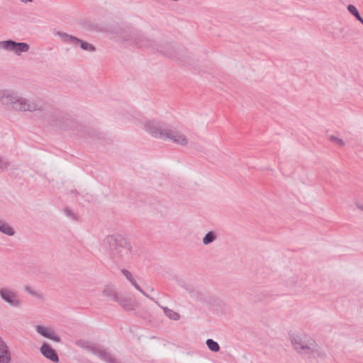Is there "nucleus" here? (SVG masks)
I'll return each instance as SVG.
<instances>
[{
    "mask_svg": "<svg viewBox=\"0 0 363 363\" xmlns=\"http://www.w3.org/2000/svg\"><path fill=\"white\" fill-rule=\"evenodd\" d=\"M0 103L11 111L36 112L50 125L60 130L78 131L82 128L71 114L59 111L50 112L42 101L21 97L11 89H0Z\"/></svg>",
    "mask_w": 363,
    "mask_h": 363,
    "instance_id": "nucleus-1",
    "label": "nucleus"
},
{
    "mask_svg": "<svg viewBox=\"0 0 363 363\" xmlns=\"http://www.w3.org/2000/svg\"><path fill=\"white\" fill-rule=\"evenodd\" d=\"M118 38L124 42L138 48H150L161 52L163 55L169 58L179 60L184 63H189L188 52L186 50H176L174 46L169 43L160 45L154 40L147 38L141 31L135 29H125L118 32Z\"/></svg>",
    "mask_w": 363,
    "mask_h": 363,
    "instance_id": "nucleus-2",
    "label": "nucleus"
},
{
    "mask_svg": "<svg viewBox=\"0 0 363 363\" xmlns=\"http://www.w3.org/2000/svg\"><path fill=\"white\" fill-rule=\"evenodd\" d=\"M103 247L115 262H125L131 259L132 246L121 234L106 236L103 241Z\"/></svg>",
    "mask_w": 363,
    "mask_h": 363,
    "instance_id": "nucleus-3",
    "label": "nucleus"
},
{
    "mask_svg": "<svg viewBox=\"0 0 363 363\" xmlns=\"http://www.w3.org/2000/svg\"><path fill=\"white\" fill-rule=\"evenodd\" d=\"M294 349L301 356L306 358L325 359L326 353L311 337L306 335H290Z\"/></svg>",
    "mask_w": 363,
    "mask_h": 363,
    "instance_id": "nucleus-4",
    "label": "nucleus"
},
{
    "mask_svg": "<svg viewBox=\"0 0 363 363\" xmlns=\"http://www.w3.org/2000/svg\"><path fill=\"white\" fill-rule=\"evenodd\" d=\"M75 345L81 348L91 352L93 354L98 356L101 359L108 363H116V359L106 350L101 349L88 340L79 339L75 341Z\"/></svg>",
    "mask_w": 363,
    "mask_h": 363,
    "instance_id": "nucleus-5",
    "label": "nucleus"
},
{
    "mask_svg": "<svg viewBox=\"0 0 363 363\" xmlns=\"http://www.w3.org/2000/svg\"><path fill=\"white\" fill-rule=\"evenodd\" d=\"M55 35L60 37L62 41L65 43H68L73 45L74 46H77L79 45L80 48L86 51L94 52L96 50V48L94 45L84 41L74 35L67 34L66 33L62 31H56Z\"/></svg>",
    "mask_w": 363,
    "mask_h": 363,
    "instance_id": "nucleus-6",
    "label": "nucleus"
},
{
    "mask_svg": "<svg viewBox=\"0 0 363 363\" xmlns=\"http://www.w3.org/2000/svg\"><path fill=\"white\" fill-rule=\"evenodd\" d=\"M0 48L13 52L17 55L26 52L30 49V45L23 42H16L13 40L0 41Z\"/></svg>",
    "mask_w": 363,
    "mask_h": 363,
    "instance_id": "nucleus-7",
    "label": "nucleus"
},
{
    "mask_svg": "<svg viewBox=\"0 0 363 363\" xmlns=\"http://www.w3.org/2000/svg\"><path fill=\"white\" fill-rule=\"evenodd\" d=\"M145 129L152 136L164 140L167 138L168 128H162L159 123L155 121H148L145 124Z\"/></svg>",
    "mask_w": 363,
    "mask_h": 363,
    "instance_id": "nucleus-8",
    "label": "nucleus"
},
{
    "mask_svg": "<svg viewBox=\"0 0 363 363\" xmlns=\"http://www.w3.org/2000/svg\"><path fill=\"white\" fill-rule=\"evenodd\" d=\"M1 298L12 307L18 308L21 306V301L18 298L16 293L8 289H0Z\"/></svg>",
    "mask_w": 363,
    "mask_h": 363,
    "instance_id": "nucleus-9",
    "label": "nucleus"
},
{
    "mask_svg": "<svg viewBox=\"0 0 363 363\" xmlns=\"http://www.w3.org/2000/svg\"><path fill=\"white\" fill-rule=\"evenodd\" d=\"M40 351L41 354L47 359L55 363L59 362V357L56 350L53 349L48 343H43L40 348Z\"/></svg>",
    "mask_w": 363,
    "mask_h": 363,
    "instance_id": "nucleus-10",
    "label": "nucleus"
},
{
    "mask_svg": "<svg viewBox=\"0 0 363 363\" xmlns=\"http://www.w3.org/2000/svg\"><path fill=\"white\" fill-rule=\"evenodd\" d=\"M35 330L43 337L56 342H60L61 338L57 336L53 330L42 325H37Z\"/></svg>",
    "mask_w": 363,
    "mask_h": 363,
    "instance_id": "nucleus-11",
    "label": "nucleus"
},
{
    "mask_svg": "<svg viewBox=\"0 0 363 363\" xmlns=\"http://www.w3.org/2000/svg\"><path fill=\"white\" fill-rule=\"evenodd\" d=\"M167 139H169L173 142L183 146L186 145L188 143V140L184 137V135L172 129H169L167 138H165L164 140Z\"/></svg>",
    "mask_w": 363,
    "mask_h": 363,
    "instance_id": "nucleus-12",
    "label": "nucleus"
},
{
    "mask_svg": "<svg viewBox=\"0 0 363 363\" xmlns=\"http://www.w3.org/2000/svg\"><path fill=\"white\" fill-rule=\"evenodd\" d=\"M124 310L127 311H133L136 306L135 303L130 298L121 294L116 301Z\"/></svg>",
    "mask_w": 363,
    "mask_h": 363,
    "instance_id": "nucleus-13",
    "label": "nucleus"
},
{
    "mask_svg": "<svg viewBox=\"0 0 363 363\" xmlns=\"http://www.w3.org/2000/svg\"><path fill=\"white\" fill-rule=\"evenodd\" d=\"M0 232L9 236H13L15 234L13 228L3 220L0 223Z\"/></svg>",
    "mask_w": 363,
    "mask_h": 363,
    "instance_id": "nucleus-14",
    "label": "nucleus"
},
{
    "mask_svg": "<svg viewBox=\"0 0 363 363\" xmlns=\"http://www.w3.org/2000/svg\"><path fill=\"white\" fill-rule=\"evenodd\" d=\"M217 239V234L216 232L211 230L208 231L203 238L202 242L203 245H208L213 242Z\"/></svg>",
    "mask_w": 363,
    "mask_h": 363,
    "instance_id": "nucleus-15",
    "label": "nucleus"
},
{
    "mask_svg": "<svg viewBox=\"0 0 363 363\" xmlns=\"http://www.w3.org/2000/svg\"><path fill=\"white\" fill-rule=\"evenodd\" d=\"M102 294L104 296H107L108 298L116 302L121 295V294L116 293L112 289L110 288L104 289Z\"/></svg>",
    "mask_w": 363,
    "mask_h": 363,
    "instance_id": "nucleus-16",
    "label": "nucleus"
},
{
    "mask_svg": "<svg viewBox=\"0 0 363 363\" xmlns=\"http://www.w3.org/2000/svg\"><path fill=\"white\" fill-rule=\"evenodd\" d=\"M160 307L162 308L163 312L165 314V315L167 316L169 319L173 320H177L179 319L180 315L177 312H175V311L168 308L167 307H163V306H160Z\"/></svg>",
    "mask_w": 363,
    "mask_h": 363,
    "instance_id": "nucleus-17",
    "label": "nucleus"
},
{
    "mask_svg": "<svg viewBox=\"0 0 363 363\" xmlns=\"http://www.w3.org/2000/svg\"><path fill=\"white\" fill-rule=\"evenodd\" d=\"M186 289L189 291L191 294V296L194 298V299L197 301H204L206 298V294L204 291H198L195 289H190L189 288H186Z\"/></svg>",
    "mask_w": 363,
    "mask_h": 363,
    "instance_id": "nucleus-18",
    "label": "nucleus"
},
{
    "mask_svg": "<svg viewBox=\"0 0 363 363\" xmlns=\"http://www.w3.org/2000/svg\"><path fill=\"white\" fill-rule=\"evenodd\" d=\"M347 11L350 12V13H351L353 16H354L357 21H359L360 23L362 22L363 18L361 16L359 11L357 10V9L356 8V6L354 5L349 4L347 6Z\"/></svg>",
    "mask_w": 363,
    "mask_h": 363,
    "instance_id": "nucleus-19",
    "label": "nucleus"
},
{
    "mask_svg": "<svg viewBox=\"0 0 363 363\" xmlns=\"http://www.w3.org/2000/svg\"><path fill=\"white\" fill-rule=\"evenodd\" d=\"M208 348L214 352H218L220 350V346L218 343L214 341L213 339H208L206 342Z\"/></svg>",
    "mask_w": 363,
    "mask_h": 363,
    "instance_id": "nucleus-20",
    "label": "nucleus"
},
{
    "mask_svg": "<svg viewBox=\"0 0 363 363\" xmlns=\"http://www.w3.org/2000/svg\"><path fill=\"white\" fill-rule=\"evenodd\" d=\"M24 291H25L26 293H28V294H29L32 295L33 296H34V297H35V298H38V299H42V298H43V294H41L40 293H39V292H38V291H35L33 289H32V288H31L30 286H24Z\"/></svg>",
    "mask_w": 363,
    "mask_h": 363,
    "instance_id": "nucleus-21",
    "label": "nucleus"
},
{
    "mask_svg": "<svg viewBox=\"0 0 363 363\" xmlns=\"http://www.w3.org/2000/svg\"><path fill=\"white\" fill-rule=\"evenodd\" d=\"M138 291H139L140 293H142L145 296L147 297L148 298H150V300H152V301H154V303H155L157 306H160L159 302L155 300L154 298L150 296L148 294H147L144 291L143 289L138 284V283L136 281H134V283L132 284Z\"/></svg>",
    "mask_w": 363,
    "mask_h": 363,
    "instance_id": "nucleus-22",
    "label": "nucleus"
},
{
    "mask_svg": "<svg viewBox=\"0 0 363 363\" xmlns=\"http://www.w3.org/2000/svg\"><path fill=\"white\" fill-rule=\"evenodd\" d=\"M0 352L1 354H6L11 357V353L7 345L1 338H0Z\"/></svg>",
    "mask_w": 363,
    "mask_h": 363,
    "instance_id": "nucleus-23",
    "label": "nucleus"
},
{
    "mask_svg": "<svg viewBox=\"0 0 363 363\" xmlns=\"http://www.w3.org/2000/svg\"><path fill=\"white\" fill-rule=\"evenodd\" d=\"M121 273L125 277V278L133 284L134 281H136L133 278L132 274L125 269H121Z\"/></svg>",
    "mask_w": 363,
    "mask_h": 363,
    "instance_id": "nucleus-24",
    "label": "nucleus"
},
{
    "mask_svg": "<svg viewBox=\"0 0 363 363\" xmlns=\"http://www.w3.org/2000/svg\"><path fill=\"white\" fill-rule=\"evenodd\" d=\"M329 140L334 143H336L338 146L342 147L345 145V142L342 139L338 138L334 135H330Z\"/></svg>",
    "mask_w": 363,
    "mask_h": 363,
    "instance_id": "nucleus-25",
    "label": "nucleus"
},
{
    "mask_svg": "<svg viewBox=\"0 0 363 363\" xmlns=\"http://www.w3.org/2000/svg\"><path fill=\"white\" fill-rule=\"evenodd\" d=\"M9 166V162L3 157H0V169L2 171L6 169Z\"/></svg>",
    "mask_w": 363,
    "mask_h": 363,
    "instance_id": "nucleus-26",
    "label": "nucleus"
},
{
    "mask_svg": "<svg viewBox=\"0 0 363 363\" xmlns=\"http://www.w3.org/2000/svg\"><path fill=\"white\" fill-rule=\"evenodd\" d=\"M64 213L67 217L70 218L71 219L74 220H77L76 215L74 214V212H72V211L70 208H65L64 210Z\"/></svg>",
    "mask_w": 363,
    "mask_h": 363,
    "instance_id": "nucleus-27",
    "label": "nucleus"
},
{
    "mask_svg": "<svg viewBox=\"0 0 363 363\" xmlns=\"http://www.w3.org/2000/svg\"><path fill=\"white\" fill-rule=\"evenodd\" d=\"M11 357L6 354H0V363H10Z\"/></svg>",
    "mask_w": 363,
    "mask_h": 363,
    "instance_id": "nucleus-28",
    "label": "nucleus"
},
{
    "mask_svg": "<svg viewBox=\"0 0 363 363\" xmlns=\"http://www.w3.org/2000/svg\"><path fill=\"white\" fill-rule=\"evenodd\" d=\"M298 283V277H291L289 278V281H287V286H294Z\"/></svg>",
    "mask_w": 363,
    "mask_h": 363,
    "instance_id": "nucleus-29",
    "label": "nucleus"
},
{
    "mask_svg": "<svg viewBox=\"0 0 363 363\" xmlns=\"http://www.w3.org/2000/svg\"><path fill=\"white\" fill-rule=\"evenodd\" d=\"M90 136L94 138H98V139H104L103 134L101 133H98L95 130H91L89 132Z\"/></svg>",
    "mask_w": 363,
    "mask_h": 363,
    "instance_id": "nucleus-30",
    "label": "nucleus"
},
{
    "mask_svg": "<svg viewBox=\"0 0 363 363\" xmlns=\"http://www.w3.org/2000/svg\"><path fill=\"white\" fill-rule=\"evenodd\" d=\"M357 208L359 209L363 210V205L362 204L357 203Z\"/></svg>",
    "mask_w": 363,
    "mask_h": 363,
    "instance_id": "nucleus-31",
    "label": "nucleus"
},
{
    "mask_svg": "<svg viewBox=\"0 0 363 363\" xmlns=\"http://www.w3.org/2000/svg\"><path fill=\"white\" fill-rule=\"evenodd\" d=\"M22 2L23 3H27V2H32L33 0H21Z\"/></svg>",
    "mask_w": 363,
    "mask_h": 363,
    "instance_id": "nucleus-32",
    "label": "nucleus"
},
{
    "mask_svg": "<svg viewBox=\"0 0 363 363\" xmlns=\"http://www.w3.org/2000/svg\"><path fill=\"white\" fill-rule=\"evenodd\" d=\"M153 288L150 289V291H153Z\"/></svg>",
    "mask_w": 363,
    "mask_h": 363,
    "instance_id": "nucleus-33",
    "label": "nucleus"
},
{
    "mask_svg": "<svg viewBox=\"0 0 363 363\" xmlns=\"http://www.w3.org/2000/svg\"><path fill=\"white\" fill-rule=\"evenodd\" d=\"M361 23L363 25V20H362V22Z\"/></svg>",
    "mask_w": 363,
    "mask_h": 363,
    "instance_id": "nucleus-34",
    "label": "nucleus"
},
{
    "mask_svg": "<svg viewBox=\"0 0 363 363\" xmlns=\"http://www.w3.org/2000/svg\"><path fill=\"white\" fill-rule=\"evenodd\" d=\"M116 363H117V362H116Z\"/></svg>",
    "mask_w": 363,
    "mask_h": 363,
    "instance_id": "nucleus-35",
    "label": "nucleus"
}]
</instances>
